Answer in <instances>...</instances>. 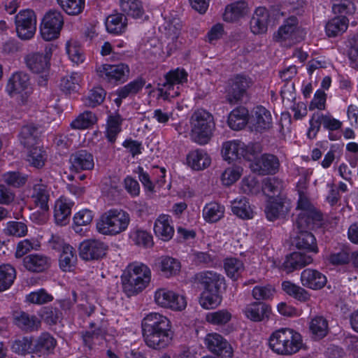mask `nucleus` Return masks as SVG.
<instances>
[{"label":"nucleus","instance_id":"nucleus-1","mask_svg":"<svg viewBox=\"0 0 358 358\" xmlns=\"http://www.w3.org/2000/svg\"><path fill=\"white\" fill-rule=\"evenodd\" d=\"M141 330L145 343L153 350L167 348L173 338L170 320L158 313H150L143 317Z\"/></svg>","mask_w":358,"mask_h":358},{"label":"nucleus","instance_id":"nucleus-2","mask_svg":"<svg viewBox=\"0 0 358 358\" xmlns=\"http://www.w3.org/2000/svg\"><path fill=\"white\" fill-rule=\"evenodd\" d=\"M268 345L275 353L284 356L294 355L304 346L302 336L290 328H281L273 332Z\"/></svg>","mask_w":358,"mask_h":358},{"label":"nucleus","instance_id":"nucleus-3","mask_svg":"<svg viewBox=\"0 0 358 358\" xmlns=\"http://www.w3.org/2000/svg\"><path fill=\"white\" fill-rule=\"evenodd\" d=\"M150 279L151 271L145 264H131L121 277L123 291L128 296L136 294L148 286Z\"/></svg>","mask_w":358,"mask_h":358},{"label":"nucleus","instance_id":"nucleus-4","mask_svg":"<svg viewBox=\"0 0 358 358\" xmlns=\"http://www.w3.org/2000/svg\"><path fill=\"white\" fill-rule=\"evenodd\" d=\"M129 222L130 216L127 212L112 208L100 215L96 227L98 232L103 235L115 236L124 231Z\"/></svg>","mask_w":358,"mask_h":358},{"label":"nucleus","instance_id":"nucleus-5","mask_svg":"<svg viewBox=\"0 0 358 358\" xmlns=\"http://www.w3.org/2000/svg\"><path fill=\"white\" fill-rule=\"evenodd\" d=\"M191 139L199 144H207L213 136L215 122L213 115L203 109L194 112L191 119Z\"/></svg>","mask_w":358,"mask_h":358},{"label":"nucleus","instance_id":"nucleus-6","mask_svg":"<svg viewBox=\"0 0 358 358\" xmlns=\"http://www.w3.org/2000/svg\"><path fill=\"white\" fill-rule=\"evenodd\" d=\"M52 45L45 48V52H31L24 57L27 67L33 73L41 75L37 83L41 87H46L49 80L50 59L52 55Z\"/></svg>","mask_w":358,"mask_h":358},{"label":"nucleus","instance_id":"nucleus-7","mask_svg":"<svg viewBox=\"0 0 358 358\" xmlns=\"http://www.w3.org/2000/svg\"><path fill=\"white\" fill-rule=\"evenodd\" d=\"M6 91L10 97L17 96L21 103H27L33 92L29 76L23 71L13 73L8 80Z\"/></svg>","mask_w":358,"mask_h":358},{"label":"nucleus","instance_id":"nucleus-8","mask_svg":"<svg viewBox=\"0 0 358 358\" xmlns=\"http://www.w3.org/2000/svg\"><path fill=\"white\" fill-rule=\"evenodd\" d=\"M64 24L62 13L55 9L48 11L43 18L41 34L45 41L57 38Z\"/></svg>","mask_w":358,"mask_h":358},{"label":"nucleus","instance_id":"nucleus-9","mask_svg":"<svg viewBox=\"0 0 358 358\" xmlns=\"http://www.w3.org/2000/svg\"><path fill=\"white\" fill-rule=\"evenodd\" d=\"M16 31L22 40L31 38L36 30V17L34 10L25 9L21 10L15 17Z\"/></svg>","mask_w":358,"mask_h":358},{"label":"nucleus","instance_id":"nucleus-10","mask_svg":"<svg viewBox=\"0 0 358 358\" xmlns=\"http://www.w3.org/2000/svg\"><path fill=\"white\" fill-rule=\"evenodd\" d=\"M98 76L103 80L116 84L117 83H124L127 80L129 75V68L125 64L115 65L101 64L96 68Z\"/></svg>","mask_w":358,"mask_h":358},{"label":"nucleus","instance_id":"nucleus-11","mask_svg":"<svg viewBox=\"0 0 358 358\" xmlns=\"http://www.w3.org/2000/svg\"><path fill=\"white\" fill-rule=\"evenodd\" d=\"M187 81V73L184 69L179 68L170 71L165 75V81L162 84V88H159V94L164 99L175 97L179 95L178 90H174V86L182 84ZM179 87H177V90Z\"/></svg>","mask_w":358,"mask_h":358},{"label":"nucleus","instance_id":"nucleus-12","mask_svg":"<svg viewBox=\"0 0 358 358\" xmlns=\"http://www.w3.org/2000/svg\"><path fill=\"white\" fill-rule=\"evenodd\" d=\"M252 80L246 76L238 74L230 80V86L227 93V101L235 104L248 96V90L252 85Z\"/></svg>","mask_w":358,"mask_h":358},{"label":"nucleus","instance_id":"nucleus-13","mask_svg":"<svg viewBox=\"0 0 358 358\" xmlns=\"http://www.w3.org/2000/svg\"><path fill=\"white\" fill-rule=\"evenodd\" d=\"M108 245L99 239L90 238L83 241L79 246L80 257L86 261L98 260L106 256Z\"/></svg>","mask_w":358,"mask_h":358},{"label":"nucleus","instance_id":"nucleus-14","mask_svg":"<svg viewBox=\"0 0 358 358\" xmlns=\"http://www.w3.org/2000/svg\"><path fill=\"white\" fill-rule=\"evenodd\" d=\"M206 348L220 358H231L233 349L230 343L220 334H208L204 338Z\"/></svg>","mask_w":358,"mask_h":358},{"label":"nucleus","instance_id":"nucleus-15","mask_svg":"<svg viewBox=\"0 0 358 358\" xmlns=\"http://www.w3.org/2000/svg\"><path fill=\"white\" fill-rule=\"evenodd\" d=\"M155 301L159 306L174 310H181L186 307L187 304L183 296L164 288L155 292Z\"/></svg>","mask_w":358,"mask_h":358},{"label":"nucleus","instance_id":"nucleus-16","mask_svg":"<svg viewBox=\"0 0 358 358\" xmlns=\"http://www.w3.org/2000/svg\"><path fill=\"white\" fill-rule=\"evenodd\" d=\"M324 224L322 214L317 210L301 211L294 223V230L308 231L321 228Z\"/></svg>","mask_w":358,"mask_h":358},{"label":"nucleus","instance_id":"nucleus-17","mask_svg":"<svg viewBox=\"0 0 358 358\" xmlns=\"http://www.w3.org/2000/svg\"><path fill=\"white\" fill-rule=\"evenodd\" d=\"M280 160L274 155L265 153L251 164L252 171L260 176L274 175L280 169Z\"/></svg>","mask_w":358,"mask_h":358},{"label":"nucleus","instance_id":"nucleus-18","mask_svg":"<svg viewBox=\"0 0 358 358\" xmlns=\"http://www.w3.org/2000/svg\"><path fill=\"white\" fill-rule=\"evenodd\" d=\"M196 281L201 285L203 290L220 292L221 287L224 285V277L213 271H201L196 274Z\"/></svg>","mask_w":358,"mask_h":358},{"label":"nucleus","instance_id":"nucleus-19","mask_svg":"<svg viewBox=\"0 0 358 358\" xmlns=\"http://www.w3.org/2000/svg\"><path fill=\"white\" fill-rule=\"evenodd\" d=\"M251 153L250 148L239 141H229L222 145V154L224 160L229 163L241 157L247 158L248 154Z\"/></svg>","mask_w":358,"mask_h":358},{"label":"nucleus","instance_id":"nucleus-20","mask_svg":"<svg viewBox=\"0 0 358 358\" xmlns=\"http://www.w3.org/2000/svg\"><path fill=\"white\" fill-rule=\"evenodd\" d=\"M289 206L285 196L271 198L267 203L265 213L270 221L283 217L289 211Z\"/></svg>","mask_w":358,"mask_h":358},{"label":"nucleus","instance_id":"nucleus-21","mask_svg":"<svg viewBox=\"0 0 358 358\" xmlns=\"http://www.w3.org/2000/svg\"><path fill=\"white\" fill-rule=\"evenodd\" d=\"M313 259L311 255L301 252H294L287 255L282 264L281 269L287 273L311 264Z\"/></svg>","mask_w":358,"mask_h":358},{"label":"nucleus","instance_id":"nucleus-22","mask_svg":"<svg viewBox=\"0 0 358 358\" xmlns=\"http://www.w3.org/2000/svg\"><path fill=\"white\" fill-rule=\"evenodd\" d=\"M301 285L307 288L317 290L323 288L327 284L326 276L316 269L306 268L301 273Z\"/></svg>","mask_w":358,"mask_h":358},{"label":"nucleus","instance_id":"nucleus-23","mask_svg":"<svg viewBox=\"0 0 358 358\" xmlns=\"http://www.w3.org/2000/svg\"><path fill=\"white\" fill-rule=\"evenodd\" d=\"M23 265L30 272L42 273L50 267L51 259L41 253L31 254L23 258Z\"/></svg>","mask_w":358,"mask_h":358},{"label":"nucleus","instance_id":"nucleus-24","mask_svg":"<svg viewBox=\"0 0 358 358\" xmlns=\"http://www.w3.org/2000/svg\"><path fill=\"white\" fill-rule=\"evenodd\" d=\"M71 169L76 172L92 170L94 166V157L86 150H80L70 156Z\"/></svg>","mask_w":358,"mask_h":358},{"label":"nucleus","instance_id":"nucleus-25","mask_svg":"<svg viewBox=\"0 0 358 358\" xmlns=\"http://www.w3.org/2000/svg\"><path fill=\"white\" fill-rule=\"evenodd\" d=\"M245 317L252 322H262L268 320L271 313L269 305L263 302H253L243 309Z\"/></svg>","mask_w":358,"mask_h":358},{"label":"nucleus","instance_id":"nucleus-26","mask_svg":"<svg viewBox=\"0 0 358 358\" xmlns=\"http://www.w3.org/2000/svg\"><path fill=\"white\" fill-rule=\"evenodd\" d=\"M270 14L265 7L255 9L250 21V28L254 34H263L267 31Z\"/></svg>","mask_w":358,"mask_h":358},{"label":"nucleus","instance_id":"nucleus-27","mask_svg":"<svg viewBox=\"0 0 358 358\" xmlns=\"http://www.w3.org/2000/svg\"><path fill=\"white\" fill-rule=\"evenodd\" d=\"M56 345V339L50 333L43 332L34 341V354L38 357L48 356L53 352Z\"/></svg>","mask_w":358,"mask_h":358},{"label":"nucleus","instance_id":"nucleus-28","mask_svg":"<svg viewBox=\"0 0 358 358\" xmlns=\"http://www.w3.org/2000/svg\"><path fill=\"white\" fill-rule=\"evenodd\" d=\"M250 124L252 127L258 132L268 129L272 125L271 113L262 106L256 107L254 115L250 119Z\"/></svg>","mask_w":358,"mask_h":358},{"label":"nucleus","instance_id":"nucleus-29","mask_svg":"<svg viewBox=\"0 0 358 358\" xmlns=\"http://www.w3.org/2000/svg\"><path fill=\"white\" fill-rule=\"evenodd\" d=\"M13 322L18 328L26 332L37 331L41 327V321L36 315L23 311L14 313Z\"/></svg>","mask_w":358,"mask_h":358},{"label":"nucleus","instance_id":"nucleus-30","mask_svg":"<svg viewBox=\"0 0 358 358\" xmlns=\"http://www.w3.org/2000/svg\"><path fill=\"white\" fill-rule=\"evenodd\" d=\"M50 197V189L48 185L41 182L36 183L33 185L31 198L35 205L41 208L43 212L49 210L48 201Z\"/></svg>","mask_w":358,"mask_h":358},{"label":"nucleus","instance_id":"nucleus-31","mask_svg":"<svg viewBox=\"0 0 358 358\" xmlns=\"http://www.w3.org/2000/svg\"><path fill=\"white\" fill-rule=\"evenodd\" d=\"M155 235L164 241L171 240L174 234L172 219L169 215H161L155 220L154 226Z\"/></svg>","mask_w":358,"mask_h":358},{"label":"nucleus","instance_id":"nucleus-32","mask_svg":"<svg viewBox=\"0 0 358 358\" xmlns=\"http://www.w3.org/2000/svg\"><path fill=\"white\" fill-rule=\"evenodd\" d=\"M211 163V159L203 149H196L190 151L187 155V164L193 170L201 171L208 168Z\"/></svg>","mask_w":358,"mask_h":358},{"label":"nucleus","instance_id":"nucleus-33","mask_svg":"<svg viewBox=\"0 0 358 358\" xmlns=\"http://www.w3.org/2000/svg\"><path fill=\"white\" fill-rule=\"evenodd\" d=\"M296 236L294 238V244L299 250L317 253L318 248L316 238L308 231H296Z\"/></svg>","mask_w":358,"mask_h":358},{"label":"nucleus","instance_id":"nucleus-34","mask_svg":"<svg viewBox=\"0 0 358 358\" xmlns=\"http://www.w3.org/2000/svg\"><path fill=\"white\" fill-rule=\"evenodd\" d=\"M164 34L166 37L171 41L168 43L170 50H176L178 48L177 39L180 34L182 29V22L179 18L172 17L166 20L164 25Z\"/></svg>","mask_w":358,"mask_h":358},{"label":"nucleus","instance_id":"nucleus-35","mask_svg":"<svg viewBox=\"0 0 358 358\" xmlns=\"http://www.w3.org/2000/svg\"><path fill=\"white\" fill-rule=\"evenodd\" d=\"M77 263V255L75 248L69 244H64L59 256V268L65 272L71 271Z\"/></svg>","mask_w":358,"mask_h":358},{"label":"nucleus","instance_id":"nucleus-36","mask_svg":"<svg viewBox=\"0 0 358 358\" xmlns=\"http://www.w3.org/2000/svg\"><path fill=\"white\" fill-rule=\"evenodd\" d=\"M248 13V4L245 1H238L227 5L223 14V19L234 22L243 17Z\"/></svg>","mask_w":358,"mask_h":358},{"label":"nucleus","instance_id":"nucleus-37","mask_svg":"<svg viewBox=\"0 0 358 358\" xmlns=\"http://www.w3.org/2000/svg\"><path fill=\"white\" fill-rule=\"evenodd\" d=\"M72 206L73 203H68L65 199H59L56 201L54 217L57 224L64 226L69 223Z\"/></svg>","mask_w":358,"mask_h":358},{"label":"nucleus","instance_id":"nucleus-38","mask_svg":"<svg viewBox=\"0 0 358 358\" xmlns=\"http://www.w3.org/2000/svg\"><path fill=\"white\" fill-rule=\"evenodd\" d=\"M124 119L119 113L108 115L106 122V136L108 141L114 143L117 135L122 131V124Z\"/></svg>","mask_w":358,"mask_h":358},{"label":"nucleus","instance_id":"nucleus-39","mask_svg":"<svg viewBox=\"0 0 358 358\" xmlns=\"http://www.w3.org/2000/svg\"><path fill=\"white\" fill-rule=\"evenodd\" d=\"M348 24L349 20L345 16L334 17L326 24V34L329 37H336L341 35L347 30Z\"/></svg>","mask_w":358,"mask_h":358},{"label":"nucleus","instance_id":"nucleus-40","mask_svg":"<svg viewBox=\"0 0 358 358\" xmlns=\"http://www.w3.org/2000/svg\"><path fill=\"white\" fill-rule=\"evenodd\" d=\"M231 210L234 215L241 219H252L253 211L248 199L245 196H239L231 201Z\"/></svg>","mask_w":358,"mask_h":358},{"label":"nucleus","instance_id":"nucleus-41","mask_svg":"<svg viewBox=\"0 0 358 358\" xmlns=\"http://www.w3.org/2000/svg\"><path fill=\"white\" fill-rule=\"evenodd\" d=\"M248 110L244 107H238L229 113L228 124L234 130L242 129L248 122Z\"/></svg>","mask_w":358,"mask_h":358},{"label":"nucleus","instance_id":"nucleus-42","mask_svg":"<svg viewBox=\"0 0 358 358\" xmlns=\"http://www.w3.org/2000/svg\"><path fill=\"white\" fill-rule=\"evenodd\" d=\"M39 136L38 129L34 125L22 127L19 135L21 144L27 148H31L38 144Z\"/></svg>","mask_w":358,"mask_h":358},{"label":"nucleus","instance_id":"nucleus-43","mask_svg":"<svg viewBox=\"0 0 358 358\" xmlns=\"http://www.w3.org/2000/svg\"><path fill=\"white\" fill-rule=\"evenodd\" d=\"M282 289L287 295L301 302H306L310 299V294L306 289L291 281H283Z\"/></svg>","mask_w":358,"mask_h":358},{"label":"nucleus","instance_id":"nucleus-44","mask_svg":"<svg viewBox=\"0 0 358 358\" xmlns=\"http://www.w3.org/2000/svg\"><path fill=\"white\" fill-rule=\"evenodd\" d=\"M127 27V17L121 13L110 15L106 20V27L109 33L120 34Z\"/></svg>","mask_w":358,"mask_h":358},{"label":"nucleus","instance_id":"nucleus-45","mask_svg":"<svg viewBox=\"0 0 358 358\" xmlns=\"http://www.w3.org/2000/svg\"><path fill=\"white\" fill-rule=\"evenodd\" d=\"M309 329L315 338L322 339L329 332L328 321L323 316L317 315L311 319Z\"/></svg>","mask_w":358,"mask_h":358},{"label":"nucleus","instance_id":"nucleus-46","mask_svg":"<svg viewBox=\"0 0 358 358\" xmlns=\"http://www.w3.org/2000/svg\"><path fill=\"white\" fill-rule=\"evenodd\" d=\"M352 259V252L349 246L342 245L338 250L331 252L328 257L329 262L334 266L349 264Z\"/></svg>","mask_w":358,"mask_h":358},{"label":"nucleus","instance_id":"nucleus-47","mask_svg":"<svg viewBox=\"0 0 358 358\" xmlns=\"http://www.w3.org/2000/svg\"><path fill=\"white\" fill-rule=\"evenodd\" d=\"M159 269L162 275L169 278L178 274L180 269V263L171 257H162L158 263Z\"/></svg>","mask_w":358,"mask_h":358},{"label":"nucleus","instance_id":"nucleus-48","mask_svg":"<svg viewBox=\"0 0 358 358\" xmlns=\"http://www.w3.org/2000/svg\"><path fill=\"white\" fill-rule=\"evenodd\" d=\"M146 81L142 77H138L136 79L131 81L127 85L119 87L117 93H119L122 98L132 97L138 94L145 85Z\"/></svg>","mask_w":358,"mask_h":358},{"label":"nucleus","instance_id":"nucleus-49","mask_svg":"<svg viewBox=\"0 0 358 358\" xmlns=\"http://www.w3.org/2000/svg\"><path fill=\"white\" fill-rule=\"evenodd\" d=\"M263 192L271 198L283 196L281 192L283 189V182L278 178H268L264 180Z\"/></svg>","mask_w":358,"mask_h":358},{"label":"nucleus","instance_id":"nucleus-50","mask_svg":"<svg viewBox=\"0 0 358 358\" xmlns=\"http://www.w3.org/2000/svg\"><path fill=\"white\" fill-rule=\"evenodd\" d=\"M224 213V207L216 202L207 203L203 210V217L208 222H216L220 220Z\"/></svg>","mask_w":358,"mask_h":358},{"label":"nucleus","instance_id":"nucleus-51","mask_svg":"<svg viewBox=\"0 0 358 358\" xmlns=\"http://www.w3.org/2000/svg\"><path fill=\"white\" fill-rule=\"evenodd\" d=\"M96 121V115L91 111L86 110L73 120L70 126L74 129H85L94 124Z\"/></svg>","mask_w":358,"mask_h":358},{"label":"nucleus","instance_id":"nucleus-52","mask_svg":"<svg viewBox=\"0 0 358 358\" xmlns=\"http://www.w3.org/2000/svg\"><path fill=\"white\" fill-rule=\"evenodd\" d=\"M16 277L15 269L10 264L0 265V292L8 289Z\"/></svg>","mask_w":358,"mask_h":358},{"label":"nucleus","instance_id":"nucleus-53","mask_svg":"<svg viewBox=\"0 0 358 358\" xmlns=\"http://www.w3.org/2000/svg\"><path fill=\"white\" fill-rule=\"evenodd\" d=\"M62 9L69 15H78L85 7V0H57Z\"/></svg>","mask_w":358,"mask_h":358},{"label":"nucleus","instance_id":"nucleus-54","mask_svg":"<svg viewBox=\"0 0 358 358\" xmlns=\"http://www.w3.org/2000/svg\"><path fill=\"white\" fill-rule=\"evenodd\" d=\"M224 266L227 275L234 280H237L245 270L243 263L237 258H227Z\"/></svg>","mask_w":358,"mask_h":358},{"label":"nucleus","instance_id":"nucleus-55","mask_svg":"<svg viewBox=\"0 0 358 358\" xmlns=\"http://www.w3.org/2000/svg\"><path fill=\"white\" fill-rule=\"evenodd\" d=\"M298 24L297 18L294 16L289 17L285 23L280 27L275 36L278 41H285L292 37V34Z\"/></svg>","mask_w":358,"mask_h":358},{"label":"nucleus","instance_id":"nucleus-56","mask_svg":"<svg viewBox=\"0 0 358 358\" xmlns=\"http://www.w3.org/2000/svg\"><path fill=\"white\" fill-rule=\"evenodd\" d=\"M222 299L220 292L203 290L199 299V303L205 309H213L221 303Z\"/></svg>","mask_w":358,"mask_h":358},{"label":"nucleus","instance_id":"nucleus-57","mask_svg":"<svg viewBox=\"0 0 358 358\" xmlns=\"http://www.w3.org/2000/svg\"><path fill=\"white\" fill-rule=\"evenodd\" d=\"M46 159V152L40 147H31L27 155L29 164L37 169L42 168Z\"/></svg>","mask_w":358,"mask_h":358},{"label":"nucleus","instance_id":"nucleus-58","mask_svg":"<svg viewBox=\"0 0 358 358\" xmlns=\"http://www.w3.org/2000/svg\"><path fill=\"white\" fill-rule=\"evenodd\" d=\"M121 10L134 17H140L143 13L141 2L138 0H120Z\"/></svg>","mask_w":358,"mask_h":358},{"label":"nucleus","instance_id":"nucleus-59","mask_svg":"<svg viewBox=\"0 0 358 358\" xmlns=\"http://www.w3.org/2000/svg\"><path fill=\"white\" fill-rule=\"evenodd\" d=\"M94 213L89 209H83L76 213L73 216V229L76 233L82 231L81 226L90 224L94 218Z\"/></svg>","mask_w":358,"mask_h":358},{"label":"nucleus","instance_id":"nucleus-60","mask_svg":"<svg viewBox=\"0 0 358 358\" xmlns=\"http://www.w3.org/2000/svg\"><path fill=\"white\" fill-rule=\"evenodd\" d=\"M2 180L8 186L19 188L25 185L27 176L19 171H8L2 175Z\"/></svg>","mask_w":358,"mask_h":358},{"label":"nucleus","instance_id":"nucleus-61","mask_svg":"<svg viewBox=\"0 0 358 358\" xmlns=\"http://www.w3.org/2000/svg\"><path fill=\"white\" fill-rule=\"evenodd\" d=\"M129 238L134 244L149 248L152 245V237L147 231L139 229H134L131 231Z\"/></svg>","mask_w":358,"mask_h":358},{"label":"nucleus","instance_id":"nucleus-62","mask_svg":"<svg viewBox=\"0 0 358 358\" xmlns=\"http://www.w3.org/2000/svg\"><path fill=\"white\" fill-rule=\"evenodd\" d=\"M80 80V75L78 73H72L61 79L59 83L60 90L66 94H70L76 91Z\"/></svg>","mask_w":358,"mask_h":358},{"label":"nucleus","instance_id":"nucleus-63","mask_svg":"<svg viewBox=\"0 0 358 358\" xmlns=\"http://www.w3.org/2000/svg\"><path fill=\"white\" fill-rule=\"evenodd\" d=\"M231 313L227 309H222L207 314L206 320L214 325H224L231 319Z\"/></svg>","mask_w":358,"mask_h":358},{"label":"nucleus","instance_id":"nucleus-64","mask_svg":"<svg viewBox=\"0 0 358 358\" xmlns=\"http://www.w3.org/2000/svg\"><path fill=\"white\" fill-rule=\"evenodd\" d=\"M40 315L45 323L52 325L56 324L62 319V314L57 308L45 306L41 309Z\"/></svg>","mask_w":358,"mask_h":358}]
</instances>
